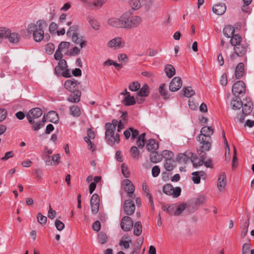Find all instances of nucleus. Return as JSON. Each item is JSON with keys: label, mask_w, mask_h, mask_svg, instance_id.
<instances>
[{"label": "nucleus", "mask_w": 254, "mask_h": 254, "mask_svg": "<svg viewBox=\"0 0 254 254\" xmlns=\"http://www.w3.org/2000/svg\"><path fill=\"white\" fill-rule=\"evenodd\" d=\"M230 42L233 47L234 52L228 57V61H235L238 57H242L247 53L248 45L240 35L232 37Z\"/></svg>", "instance_id": "f257e3e1"}, {"label": "nucleus", "mask_w": 254, "mask_h": 254, "mask_svg": "<svg viewBox=\"0 0 254 254\" xmlns=\"http://www.w3.org/2000/svg\"><path fill=\"white\" fill-rule=\"evenodd\" d=\"M47 23L44 20H39L36 23H30L28 25L26 30L31 35L32 34L35 41L41 42L44 38V29L46 28Z\"/></svg>", "instance_id": "f03ea898"}, {"label": "nucleus", "mask_w": 254, "mask_h": 254, "mask_svg": "<svg viewBox=\"0 0 254 254\" xmlns=\"http://www.w3.org/2000/svg\"><path fill=\"white\" fill-rule=\"evenodd\" d=\"M213 129L209 126H204L200 130V134L197 136V140L205 143L202 147L208 149L211 147L212 140L211 136L213 134Z\"/></svg>", "instance_id": "7ed1b4c3"}, {"label": "nucleus", "mask_w": 254, "mask_h": 254, "mask_svg": "<svg viewBox=\"0 0 254 254\" xmlns=\"http://www.w3.org/2000/svg\"><path fill=\"white\" fill-rule=\"evenodd\" d=\"M78 26L77 25H73L70 26L66 32V35L71 38L72 41L75 44H79L81 48H83L86 45V42L83 40V37L77 33Z\"/></svg>", "instance_id": "20e7f679"}, {"label": "nucleus", "mask_w": 254, "mask_h": 254, "mask_svg": "<svg viewBox=\"0 0 254 254\" xmlns=\"http://www.w3.org/2000/svg\"><path fill=\"white\" fill-rule=\"evenodd\" d=\"M124 28H132L138 26L141 22V18L138 16H132L127 13L122 15Z\"/></svg>", "instance_id": "39448f33"}, {"label": "nucleus", "mask_w": 254, "mask_h": 254, "mask_svg": "<svg viewBox=\"0 0 254 254\" xmlns=\"http://www.w3.org/2000/svg\"><path fill=\"white\" fill-rule=\"evenodd\" d=\"M246 85L242 80L236 81L232 86V92L236 97L243 96L246 93Z\"/></svg>", "instance_id": "423d86ee"}, {"label": "nucleus", "mask_w": 254, "mask_h": 254, "mask_svg": "<svg viewBox=\"0 0 254 254\" xmlns=\"http://www.w3.org/2000/svg\"><path fill=\"white\" fill-rule=\"evenodd\" d=\"M163 192L168 195H172L174 197H179L181 193V189L180 187L173 188L172 185L167 184L163 187Z\"/></svg>", "instance_id": "0eeeda50"}, {"label": "nucleus", "mask_w": 254, "mask_h": 254, "mask_svg": "<svg viewBox=\"0 0 254 254\" xmlns=\"http://www.w3.org/2000/svg\"><path fill=\"white\" fill-rule=\"evenodd\" d=\"M115 130H106L105 138L108 143L113 146L120 141V134L118 133L115 134Z\"/></svg>", "instance_id": "6e6552de"}, {"label": "nucleus", "mask_w": 254, "mask_h": 254, "mask_svg": "<svg viewBox=\"0 0 254 254\" xmlns=\"http://www.w3.org/2000/svg\"><path fill=\"white\" fill-rule=\"evenodd\" d=\"M43 114L42 110L39 108H34L30 109L26 115V118L29 124L33 123V120L37 119Z\"/></svg>", "instance_id": "1a4fd4ad"}, {"label": "nucleus", "mask_w": 254, "mask_h": 254, "mask_svg": "<svg viewBox=\"0 0 254 254\" xmlns=\"http://www.w3.org/2000/svg\"><path fill=\"white\" fill-rule=\"evenodd\" d=\"M133 225V220L128 216H124L121 221V227L124 231H130L132 228Z\"/></svg>", "instance_id": "9d476101"}, {"label": "nucleus", "mask_w": 254, "mask_h": 254, "mask_svg": "<svg viewBox=\"0 0 254 254\" xmlns=\"http://www.w3.org/2000/svg\"><path fill=\"white\" fill-rule=\"evenodd\" d=\"M135 206L131 200H126L125 201L123 210L127 215H131L135 211Z\"/></svg>", "instance_id": "9b49d317"}, {"label": "nucleus", "mask_w": 254, "mask_h": 254, "mask_svg": "<svg viewBox=\"0 0 254 254\" xmlns=\"http://www.w3.org/2000/svg\"><path fill=\"white\" fill-rule=\"evenodd\" d=\"M78 84H79V83L74 79H68L65 81L64 86L66 90L69 92H73L79 91L78 87Z\"/></svg>", "instance_id": "f8f14e48"}, {"label": "nucleus", "mask_w": 254, "mask_h": 254, "mask_svg": "<svg viewBox=\"0 0 254 254\" xmlns=\"http://www.w3.org/2000/svg\"><path fill=\"white\" fill-rule=\"evenodd\" d=\"M182 85V79L180 77H174L169 85V90L175 92L180 89Z\"/></svg>", "instance_id": "ddd939ff"}, {"label": "nucleus", "mask_w": 254, "mask_h": 254, "mask_svg": "<svg viewBox=\"0 0 254 254\" xmlns=\"http://www.w3.org/2000/svg\"><path fill=\"white\" fill-rule=\"evenodd\" d=\"M123 185L125 186V190L127 193L128 196L134 198V195L133 192L135 190L134 186L128 179L125 180L123 182Z\"/></svg>", "instance_id": "4468645a"}, {"label": "nucleus", "mask_w": 254, "mask_h": 254, "mask_svg": "<svg viewBox=\"0 0 254 254\" xmlns=\"http://www.w3.org/2000/svg\"><path fill=\"white\" fill-rule=\"evenodd\" d=\"M250 217L248 214L247 216V219L240 223V228L241 230L240 236L242 238H245L247 235L250 225Z\"/></svg>", "instance_id": "2eb2a0df"}, {"label": "nucleus", "mask_w": 254, "mask_h": 254, "mask_svg": "<svg viewBox=\"0 0 254 254\" xmlns=\"http://www.w3.org/2000/svg\"><path fill=\"white\" fill-rule=\"evenodd\" d=\"M108 24L113 27L116 28H124V20L122 15L120 17H112L108 19Z\"/></svg>", "instance_id": "dca6fc26"}, {"label": "nucleus", "mask_w": 254, "mask_h": 254, "mask_svg": "<svg viewBox=\"0 0 254 254\" xmlns=\"http://www.w3.org/2000/svg\"><path fill=\"white\" fill-rule=\"evenodd\" d=\"M108 46L111 48L117 49L124 47V42H123L121 37H118L110 40L108 43Z\"/></svg>", "instance_id": "f3484780"}, {"label": "nucleus", "mask_w": 254, "mask_h": 254, "mask_svg": "<svg viewBox=\"0 0 254 254\" xmlns=\"http://www.w3.org/2000/svg\"><path fill=\"white\" fill-rule=\"evenodd\" d=\"M193 153L190 151H187L184 153L178 155L177 159L181 163H186L189 160H191Z\"/></svg>", "instance_id": "a211bd4d"}, {"label": "nucleus", "mask_w": 254, "mask_h": 254, "mask_svg": "<svg viewBox=\"0 0 254 254\" xmlns=\"http://www.w3.org/2000/svg\"><path fill=\"white\" fill-rule=\"evenodd\" d=\"M146 148L148 151L152 152L157 151L159 148V144L157 141L154 139H149L148 140L146 144Z\"/></svg>", "instance_id": "6ab92c4d"}, {"label": "nucleus", "mask_w": 254, "mask_h": 254, "mask_svg": "<svg viewBox=\"0 0 254 254\" xmlns=\"http://www.w3.org/2000/svg\"><path fill=\"white\" fill-rule=\"evenodd\" d=\"M242 112L244 115L245 116H248L250 115L253 109V103L251 100H246V102H245L243 104V106L242 107Z\"/></svg>", "instance_id": "aec40b11"}, {"label": "nucleus", "mask_w": 254, "mask_h": 254, "mask_svg": "<svg viewBox=\"0 0 254 254\" xmlns=\"http://www.w3.org/2000/svg\"><path fill=\"white\" fill-rule=\"evenodd\" d=\"M67 67V63L65 60H61L59 61L58 65L55 68V73L58 76Z\"/></svg>", "instance_id": "412c9836"}, {"label": "nucleus", "mask_w": 254, "mask_h": 254, "mask_svg": "<svg viewBox=\"0 0 254 254\" xmlns=\"http://www.w3.org/2000/svg\"><path fill=\"white\" fill-rule=\"evenodd\" d=\"M245 73V66L243 63H239L235 71V77L237 79H241L244 75Z\"/></svg>", "instance_id": "4be33fe9"}, {"label": "nucleus", "mask_w": 254, "mask_h": 254, "mask_svg": "<svg viewBox=\"0 0 254 254\" xmlns=\"http://www.w3.org/2000/svg\"><path fill=\"white\" fill-rule=\"evenodd\" d=\"M212 10L217 15H221L225 12L226 6L224 3L217 4L213 6Z\"/></svg>", "instance_id": "5701e85b"}, {"label": "nucleus", "mask_w": 254, "mask_h": 254, "mask_svg": "<svg viewBox=\"0 0 254 254\" xmlns=\"http://www.w3.org/2000/svg\"><path fill=\"white\" fill-rule=\"evenodd\" d=\"M226 183V177L224 173L221 174L217 180V188L220 190H224Z\"/></svg>", "instance_id": "b1692460"}, {"label": "nucleus", "mask_w": 254, "mask_h": 254, "mask_svg": "<svg viewBox=\"0 0 254 254\" xmlns=\"http://www.w3.org/2000/svg\"><path fill=\"white\" fill-rule=\"evenodd\" d=\"M235 28L231 25L226 26L223 29V34L226 37L228 38H231L235 35H239V34H235Z\"/></svg>", "instance_id": "393cba45"}, {"label": "nucleus", "mask_w": 254, "mask_h": 254, "mask_svg": "<svg viewBox=\"0 0 254 254\" xmlns=\"http://www.w3.org/2000/svg\"><path fill=\"white\" fill-rule=\"evenodd\" d=\"M81 93L80 91L73 92L72 94L69 95L67 98V100L72 103H78L80 100Z\"/></svg>", "instance_id": "a878e982"}, {"label": "nucleus", "mask_w": 254, "mask_h": 254, "mask_svg": "<svg viewBox=\"0 0 254 254\" xmlns=\"http://www.w3.org/2000/svg\"><path fill=\"white\" fill-rule=\"evenodd\" d=\"M125 91L127 94V96L125 97L123 101L124 105L127 106H129L135 104L136 101L134 97L131 96L130 95L129 92H127L126 89H125Z\"/></svg>", "instance_id": "bb28decb"}, {"label": "nucleus", "mask_w": 254, "mask_h": 254, "mask_svg": "<svg viewBox=\"0 0 254 254\" xmlns=\"http://www.w3.org/2000/svg\"><path fill=\"white\" fill-rule=\"evenodd\" d=\"M45 122L46 120L44 117L42 120L37 122H35V120H33V123L30 124L31 125V128L32 130L34 131H37L44 126Z\"/></svg>", "instance_id": "cd10ccee"}, {"label": "nucleus", "mask_w": 254, "mask_h": 254, "mask_svg": "<svg viewBox=\"0 0 254 254\" xmlns=\"http://www.w3.org/2000/svg\"><path fill=\"white\" fill-rule=\"evenodd\" d=\"M166 76L170 78L175 74V68L174 67L170 64H167L164 69Z\"/></svg>", "instance_id": "c85d7f7f"}, {"label": "nucleus", "mask_w": 254, "mask_h": 254, "mask_svg": "<svg viewBox=\"0 0 254 254\" xmlns=\"http://www.w3.org/2000/svg\"><path fill=\"white\" fill-rule=\"evenodd\" d=\"M150 160L151 162L157 163L162 160L161 155L159 154L157 151L151 152Z\"/></svg>", "instance_id": "c756f323"}, {"label": "nucleus", "mask_w": 254, "mask_h": 254, "mask_svg": "<svg viewBox=\"0 0 254 254\" xmlns=\"http://www.w3.org/2000/svg\"><path fill=\"white\" fill-rule=\"evenodd\" d=\"M149 93V87L147 84H144L143 86L139 89L137 95L141 97H147Z\"/></svg>", "instance_id": "7c9ffc66"}, {"label": "nucleus", "mask_w": 254, "mask_h": 254, "mask_svg": "<svg viewBox=\"0 0 254 254\" xmlns=\"http://www.w3.org/2000/svg\"><path fill=\"white\" fill-rule=\"evenodd\" d=\"M200 143L201 144V146H200L199 149L197 150V152L200 159L204 160L206 159L205 151H209L211 147H210L208 149H207V148H206L202 147L203 145L205 144V143L200 142Z\"/></svg>", "instance_id": "2f4dec72"}, {"label": "nucleus", "mask_w": 254, "mask_h": 254, "mask_svg": "<svg viewBox=\"0 0 254 254\" xmlns=\"http://www.w3.org/2000/svg\"><path fill=\"white\" fill-rule=\"evenodd\" d=\"M231 104L233 109L237 110L241 109L243 103L239 97H236L231 101Z\"/></svg>", "instance_id": "473e14b6"}, {"label": "nucleus", "mask_w": 254, "mask_h": 254, "mask_svg": "<svg viewBox=\"0 0 254 254\" xmlns=\"http://www.w3.org/2000/svg\"><path fill=\"white\" fill-rule=\"evenodd\" d=\"M142 189L144 192L146 193V195L149 198V202L150 203L152 209H154V204L153 201V197L151 194L149 192V189L148 188V186L146 183H143L142 184Z\"/></svg>", "instance_id": "72a5a7b5"}, {"label": "nucleus", "mask_w": 254, "mask_h": 254, "mask_svg": "<svg viewBox=\"0 0 254 254\" xmlns=\"http://www.w3.org/2000/svg\"><path fill=\"white\" fill-rule=\"evenodd\" d=\"M69 111L70 114L74 117H79L81 115L80 108L76 105H73L70 107Z\"/></svg>", "instance_id": "f704fd0d"}, {"label": "nucleus", "mask_w": 254, "mask_h": 254, "mask_svg": "<svg viewBox=\"0 0 254 254\" xmlns=\"http://www.w3.org/2000/svg\"><path fill=\"white\" fill-rule=\"evenodd\" d=\"M117 120L113 119L112 123H107L105 124V127L106 130H116V127L119 124Z\"/></svg>", "instance_id": "c9c22d12"}, {"label": "nucleus", "mask_w": 254, "mask_h": 254, "mask_svg": "<svg viewBox=\"0 0 254 254\" xmlns=\"http://www.w3.org/2000/svg\"><path fill=\"white\" fill-rule=\"evenodd\" d=\"M142 232V226L140 221H137L134 225L133 234L136 236H140Z\"/></svg>", "instance_id": "e433bc0d"}, {"label": "nucleus", "mask_w": 254, "mask_h": 254, "mask_svg": "<svg viewBox=\"0 0 254 254\" xmlns=\"http://www.w3.org/2000/svg\"><path fill=\"white\" fill-rule=\"evenodd\" d=\"M47 117L50 122L57 123L59 121L58 114L55 111H50L47 114Z\"/></svg>", "instance_id": "4c0bfd02"}, {"label": "nucleus", "mask_w": 254, "mask_h": 254, "mask_svg": "<svg viewBox=\"0 0 254 254\" xmlns=\"http://www.w3.org/2000/svg\"><path fill=\"white\" fill-rule=\"evenodd\" d=\"M7 38H8L10 43L15 44L19 42L20 37L19 34L15 32L11 33L10 32Z\"/></svg>", "instance_id": "58836bf2"}, {"label": "nucleus", "mask_w": 254, "mask_h": 254, "mask_svg": "<svg viewBox=\"0 0 254 254\" xmlns=\"http://www.w3.org/2000/svg\"><path fill=\"white\" fill-rule=\"evenodd\" d=\"M87 20L88 22L90 23L91 27L95 30H98L99 29L100 27V24L99 22H98L96 19H95L93 17H88Z\"/></svg>", "instance_id": "ea45409f"}, {"label": "nucleus", "mask_w": 254, "mask_h": 254, "mask_svg": "<svg viewBox=\"0 0 254 254\" xmlns=\"http://www.w3.org/2000/svg\"><path fill=\"white\" fill-rule=\"evenodd\" d=\"M159 92L161 96L165 99H167L169 97V95L168 94L167 91L166 89V84L165 83H162L159 88Z\"/></svg>", "instance_id": "a19ab883"}, {"label": "nucleus", "mask_w": 254, "mask_h": 254, "mask_svg": "<svg viewBox=\"0 0 254 254\" xmlns=\"http://www.w3.org/2000/svg\"><path fill=\"white\" fill-rule=\"evenodd\" d=\"M145 0H130L129 4L132 9H138Z\"/></svg>", "instance_id": "79ce46f5"}, {"label": "nucleus", "mask_w": 254, "mask_h": 254, "mask_svg": "<svg viewBox=\"0 0 254 254\" xmlns=\"http://www.w3.org/2000/svg\"><path fill=\"white\" fill-rule=\"evenodd\" d=\"M191 161L192 163L193 166L194 167H196L201 166L203 164L204 160L200 158L199 159L196 154H193V156L192 157Z\"/></svg>", "instance_id": "37998d69"}, {"label": "nucleus", "mask_w": 254, "mask_h": 254, "mask_svg": "<svg viewBox=\"0 0 254 254\" xmlns=\"http://www.w3.org/2000/svg\"><path fill=\"white\" fill-rule=\"evenodd\" d=\"M161 157L164 158L166 160H170L174 157V154L171 151L165 150L162 151Z\"/></svg>", "instance_id": "c03bdc74"}, {"label": "nucleus", "mask_w": 254, "mask_h": 254, "mask_svg": "<svg viewBox=\"0 0 254 254\" xmlns=\"http://www.w3.org/2000/svg\"><path fill=\"white\" fill-rule=\"evenodd\" d=\"M10 30L7 28L1 27H0V37L1 38H7L10 34Z\"/></svg>", "instance_id": "a18cd8bd"}, {"label": "nucleus", "mask_w": 254, "mask_h": 254, "mask_svg": "<svg viewBox=\"0 0 254 254\" xmlns=\"http://www.w3.org/2000/svg\"><path fill=\"white\" fill-rule=\"evenodd\" d=\"M140 88V85L137 81H133L128 85L129 89L132 92L138 91Z\"/></svg>", "instance_id": "49530a36"}, {"label": "nucleus", "mask_w": 254, "mask_h": 254, "mask_svg": "<svg viewBox=\"0 0 254 254\" xmlns=\"http://www.w3.org/2000/svg\"><path fill=\"white\" fill-rule=\"evenodd\" d=\"M107 0H94L93 2H92L91 8H98L101 7L106 1Z\"/></svg>", "instance_id": "de8ad7c7"}, {"label": "nucleus", "mask_w": 254, "mask_h": 254, "mask_svg": "<svg viewBox=\"0 0 254 254\" xmlns=\"http://www.w3.org/2000/svg\"><path fill=\"white\" fill-rule=\"evenodd\" d=\"M107 235L102 232H100L98 235V241L99 243L103 245L105 244L107 241Z\"/></svg>", "instance_id": "09e8293b"}, {"label": "nucleus", "mask_w": 254, "mask_h": 254, "mask_svg": "<svg viewBox=\"0 0 254 254\" xmlns=\"http://www.w3.org/2000/svg\"><path fill=\"white\" fill-rule=\"evenodd\" d=\"M55 45L52 43H49L45 46L46 52L48 55H52L55 50Z\"/></svg>", "instance_id": "8fccbe9b"}, {"label": "nucleus", "mask_w": 254, "mask_h": 254, "mask_svg": "<svg viewBox=\"0 0 254 254\" xmlns=\"http://www.w3.org/2000/svg\"><path fill=\"white\" fill-rule=\"evenodd\" d=\"M37 218L38 222L42 225H44L47 222V217L43 215L41 212H39L37 214Z\"/></svg>", "instance_id": "3c124183"}, {"label": "nucleus", "mask_w": 254, "mask_h": 254, "mask_svg": "<svg viewBox=\"0 0 254 254\" xmlns=\"http://www.w3.org/2000/svg\"><path fill=\"white\" fill-rule=\"evenodd\" d=\"M195 94V91L191 87H186L184 90V96L187 97H190Z\"/></svg>", "instance_id": "603ef678"}, {"label": "nucleus", "mask_w": 254, "mask_h": 254, "mask_svg": "<svg viewBox=\"0 0 254 254\" xmlns=\"http://www.w3.org/2000/svg\"><path fill=\"white\" fill-rule=\"evenodd\" d=\"M164 168L167 171H171L173 170L174 166L173 164L172 160H166L164 165Z\"/></svg>", "instance_id": "864d4df0"}, {"label": "nucleus", "mask_w": 254, "mask_h": 254, "mask_svg": "<svg viewBox=\"0 0 254 254\" xmlns=\"http://www.w3.org/2000/svg\"><path fill=\"white\" fill-rule=\"evenodd\" d=\"M186 205L183 203L180 204L178 206H176V211H174L175 215H178L181 214L186 209Z\"/></svg>", "instance_id": "5fc2aeb1"}, {"label": "nucleus", "mask_w": 254, "mask_h": 254, "mask_svg": "<svg viewBox=\"0 0 254 254\" xmlns=\"http://www.w3.org/2000/svg\"><path fill=\"white\" fill-rule=\"evenodd\" d=\"M124 239V237H123L122 239L120 241L119 245L120 246H123L125 249H127L129 248V243L131 242V240H129V241H126L123 240Z\"/></svg>", "instance_id": "6e6d98bb"}, {"label": "nucleus", "mask_w": 254, "mask_h": 254, "mask_svg": "<svg viewBox=\"0 0 254 254\" xmlns=\"http://www.w3.org/2000/svg\"><path fill=\"white\" fill-rule=\"evenodd\" d=\"M122 172L124 176L126 178H129L130 176V172L128 170V168L124 164L122 165Z\"/></svg>", "instance_id": "4d7b16f0"}, {"label": "nucleus", "mask_w": 254, "mask_h": 254, "mask_svg": "<svg viewBox=\"0 0 254 254\" xmlns=\"http://www.w3.org/2000/svg\"><path fill=\"white\" fill-rule=\"evenodd\" d=\"M69 43L68 42H62L58 46V48L59 50L61 51H63L64 50H66L69 47Z\"/></svg>", "instance_id": "13d9d810"}, {"label": "nucleus", "mask_w": 254, "mask_h": 254, "mask_svg": "<svg viewBox=\"0 0 254 254\" xmlns=\"http://www.w3.org/2000/svg\"><path fill=\"white\" fill-rule=\"evenodd\" d=\"M60 159V155L58 154H54L51 156L52 166L56 165L59 163Z\"/></svg>", "instance_id": "bf43d9fd"}, {"label": "nucleus", "mask_w": 254, "mask_h": 254, "mask_svg": "<svg viewBox=\"0 0 254 254\" xmlns=\"http://www.w3.org/2000/svg\"><path fill=\"white\" fill-rule=\"evenodd\" d=\"M100 198L99 195L97 193H94L91 196L90 199V204H99Z\"/></svg>", "instance_id": "052dcab7"}, {"label": "nucleus", "mask_w": 254, "mask_h": 254, "mask_svg": "<svg viewBox=\"0 0 254 254\" xmlns=\"http://www.w3.org/2000/svg\"><path fill=\"white\" fill-rule=\"evenodd\" d=\"M55 225L56 228L59 231H62L64 228V223H63L61 221L58 220V219L56 220V221L55 222Z\"/></svg>", "instance_id": "680f3d73"}, {"label": "nucleus", "mask_w": 254, "mask_h": 254, "mask_svg": "<svg viewBox=\"0 0 254 254\" xmlns=\"http://www.w3.org/2000/svg\"><path fill=\"white\" fill-rule=\"evenodd\" d=\"M130 151L134 158H137L139 157V152L136 146H132Z\"/></svg>", "instance_id": "e2e57ef3"}, {"label": "nucleus", "mask_w": 254, "mask_h": 254, "mask_svg": "<svg viewBox=\"0 0 254 254\" xmlns=\"http://www.w3.org/2000/svg\"><path fill=\"white\" fill-rule=\"evenodd\" d=\"M160 173V169L158 166L156 165L153 167L152 169V175L155 178L158 176Z\"/></svg>", "instance_id": "0e129e2a"}, {"label": "nucleus", "mask_w": 254, "mask_h": 254, "mask_svg": "<svg viewBox=\"0 0 254 254\" xmlns=\"http://www.w3.org/2000/svg\"><path fill=\"white\" fill-rule=\"evenodd\" d=\"M192 180L194 184H198L200 183V178L198 175V172H194L192 173Z\"/></svg>", "instance_id": "69168bd1"}, {"label": "nucleus", "mask_w": 254, "mask_h": 254, "mask_svg": "<svg viewBox=\"0 0 254 254\" xmlns=\"http://www.w3.org/2000/svg\"><path fill=\"white\" fill-rule=\"evenodd\" d=\"M251 244L245 243L243 245L242 254H248L250 250Z\"/></svg>", "instance_id": "338daca9"}, {"label": "nucleus", "mask_w": 254, "mask_h": 254, "mask_svg": "<svg viewBox=\"0 0 254 254\" xmlns=\"http://www.w3.org/2000/svg\"><path fill=\"white\" fill-rule=\"evenodd\" d=\"M7 110L4 108L0 109V122L3 121L6 117Z\"/></svg>", "instance_id": "774afa93"}]
</instances>
